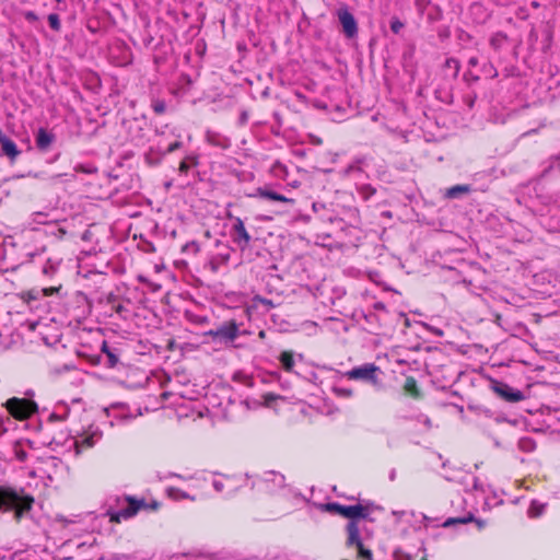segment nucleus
Instances as JSON below:
<instances>
[{
    "instance_id": "2eb2a0df",
    "label": "nucleus",
    "mask_w": 560,
    "mask_h": 560,
    "mask_svg": "<svg viewBox=\"0 0 560 560\" xmlns=\"http://www.w3.org/2000/svg\"><path fill=\"white\" fill-rule=\"evenodd\" d=\"M0 147L2 153L14 161L21 153L13 140L0 130Z\"/></svg>"
},
{
    "instance_id": "e433bc0d",
    "label": "nucleus",
    "mask_w": 560,
    "mask_h": 560,
    "mask_svg": "<svg viewBox=\"0 0 560 560\" xmlns=\"http://www.w3.org/2000/svg\"><path fill=\"white\" fill-rule=\"evenodd\" d=\"M182 147H183L182 141H175V142L171 143V144L167 147V149L165 150L164 154H166V153H172V152H174V151H176V150L180 149Z\"/></svg>"
},
{
    "instance_id": "2f4dec72",
    "label": "nucleus",
    "mask_w": 560,
    "mask_h": 560,
    "mask_svg": "<svg viewBox=\"0 0 560 560\" xmlns=\"http://www.w3.org/2000/svg\"><path fill=\"white\" fill-rule=\"evenodd\" d=\"M357 547V550H358V556L362 559H365V560H371L372 559V551L370 549H366L363 544H360Z\"/></svg>"
},
{
    "instance_id": "a211bd4d",
    "label": "nucleus",
    "mask_w": 560,
    "mask_h": 560,
    "mask_svg": "<svg viewBox=\"0 0 560 560\" xmlns=\"http://www.w3.org/2000/svg\"><path fill=\"white\" fill-rule=\"evenodd\" d=\"M347 545L349 547L351 546H358L362 544V540L360 538V530L358 523L355 521H350L347 525Z\"/></svg>"
},
{
    "instance_id": "473e14b6",
    "label": "nucleus",
    "mask_w": 560,
    "mask_h": 560,
    "mask_svg": "<svg viewBox=\"0 0 560 560\" xmlns=\"http://www.w3.org/2000/svg\"><path fill=\"white\" fill-rule=\"evenodd\" d=\"M152 108H153V110H154V113H155V114H159V115H160V114L165 113V110H166V104H165V102H164V101H162V100H154V101L152 102Z\"/></svg>"
},
{
    "instance_id": "f704fd0d",
    "label": "nucleus",
    "mask_w": 560,
    "mask_h": 560,
    "mask_svg": "<svg viewBox=\"0 0 560 560\" xmlns=\"http://www.w3.org/2000/svg\"><path fill=\"white\" fill-rule=\"evenodd\" d=\"M12 424V421L9 417L0 418V435L5 433L9 429V425Z\"/></svg>"
},
{
    "instance_id": "0eeeda50",
    "label": "nucleus",
    "mask_w": 560,
    "mask_h": 560,
    "mask_svg": "<svg viewBox=\"0 0 560 560\" xmlns=\"http://www.w3.org/2000/svg\"><path fill=\"white\" fill-rule=\"evenodd\" d=\"M464 457H448L443 463L444 477L447 480H455L458 478V475L463 471L471 472L472 469L477 468L476 464L469 465L463 462Z\"/></svg>"
},
{
    "instance_id": "f03ea898",
    "label": "nucleus",
    "mask_w": 560,
    "mask_h": 560,
    "mask_svg": "<svg viewBox=\"0 0 560 560\" xmlns=\"http://www.w3.org/2000/svg\"><path fill=\"white\" fill-rule=\"evenodd\" d=\"M3 406L8 412L18 420L28 419L37 411L36 404L26 398L12 397L8 399Z\"/></svg>"
},
{
    "instance_id": "58836bf2",
    "label": "nucleus",
    "mask_w": 560,
    "mask_h": 560,
    "mask_svg": "<svg viewBox=\"0 0 560 560\" xmlns=\"http://www.w3.org/2000/svg\"><path fill=\"white\" fill-rule=\"evenodd\" d=\"M207 141L212 143V144H214V145H219L220 144L219 140L217 139V135H214V133H212L210 131L207 132Z\"/></svg>"
},
{
    "instance_id": "412c9836",
    "label": "nucleus",
    "mask_w": 560,
    "mask_h": 560,
    "mask_svg": "<svg viewBox=\"0 0 560 560\" xmlns=\"http://www.w3.org/2000/svg\"><path fill=\"white\" fill-rule=\"evenodd\" d=\"M471 190L469 185H455L446 189L444 196L448 199L458 198L460 195L468 194Z\"/></svg>"
},
{
    "instance_id": "c03bdc74",
    "label": "nucleus",
    "mask_w": 560,
    "mask_h": 560,
    "mask_svg": "<svg viewBox=\"0 0 560 560\" xmlns=\"http://www.w3.org/2000/svg\"><path fill=\"white\" fill-rule=\"evenodd\" d=\"M423 423H424L428 428H430V425H431V421H430V419H429L428 417H423Z\"/></svg>"
},
{
    "instance_id": "a878e982",
    "label": "nucleus",
    "mask_w": 560,
    "mask_h": 560,
    "mask_svg": "<svg viewBox=\"0 0 560 560\" xmlns=\"http://www.w3.org/2000/svg\"><path fill=\"white\" fill-rule=\"evenodd\" d=\"M198 164V158L196 155H187L179 164V172L186 174L190 167Z\"/></svg>"
},
{
    "instance_id": "ea45409f",
    "label": "nucleus",
    "mask_w": 560,
    "mask_h": 560,
    "mask_svg": "<svg viewBox=\"0 0 560 560\" xmlns=\"http://www.w3.org/2000/svg\"><path fill=\"white\" fill-rule=\"evenodd\" d=\"M247 119H248V115H247V113H246V112H242V113H241V116H240V122H241L242 125H244V124H246V122H247Z\"/></svg>"
},
{
    "instance_id": "aec40b11",
    "label": "nucleus",
    "mask_w": 560,
    "mask_h": 560,
    "mask_svg": "<svg viewBox=\"0 0 560 560\" xmlns=\"http://www.w3.org/2000/svg\"><path fill=\"white\" fill-rule=\"evenodd\" d=\"M279 361L287 372H292L295 365L294 353L292 351H282Z\"/></svg>"
},
{
    "instance_id": "de8ad7c7",
    "label": "nucleus",
    "mask_w": 560,
    "mask_h": 560,
    "mask_svg": "<svg viewBox=\"0 0 560 560\" xmlns=\"http://www.w3.org/2000/svg\"><path fill=\"white\" fill-rule=\"evenodd\" d=\"M313 142L316 143V144H320L322 143L320 139H314Z\"/></svg>"
},
{
    "instance_id": "4468645a",
    "label": "nucleus",
    "mask_w": 560,
    "mask_h": 560,
    "mask_svg": "<svg viewBox=\"0 0 560 560\" xmlns=\"http://www.w3.org/2000/svg\"><path fill=\"white\" fill-rule=\"evenodd\" d=\"M365 162L366 158H357L342 170V175L347 177H353V179L358 182L363 176V166L365 165Z\"/></svg>"
},
{
    "instance_id": "864d4df0",
    "label": "nucleus",
    "mask_w": 560,
    "mask_h": 560,
    "mask_svg": "<svg viewBox=\"0 0 560 560\" xmlns=\"http://www.w3.org/2000/svg\"><path fill=\"white\" fill-rule=\"evenodd\" d=\"M20 2H23L24 0H19Z\"/></svg>"
},
{
    "instance_id": "79ce46f5",
    "label": "nucleus",
    "mask_w": 560,
    "mask_h": 560,
    "mask_svg": "<svg viewBox=\"0 0 560 560\" xmlns=\"http://www.w3.org/2000/svg\"><path fill=\"white\" fill-rule=\"evenodd\" d=\"M472 523H476V525L478 526V528H483L485 525H486V522L482 521V520H477L475 518V521H472Z\"/></svg>"
},
{
    "instance_id": "393cba45",
    "label": "nucleus",
    "mask_w": 560,
    "mask_h": 560,
    "mask_svg": "<svg viewBox=\"0 0 560 560\" xmlns=\"http://www.w3.org/2000/svg\"><path fill=\"white\" fill-rule=\"evenodd\" d=\"M58 268L59 261L48 259L42 268V273L48 278H51L58 271Z\"/></svg>"
},
{
    "instance_id": "72a5a7b5",
    "label": "nucleus",
    "mask_w": 560,
    "mask_h": 560,
    "mask_svg": "<svg viewBox=\"0 0 560 560\" xmlns=\"http://www.w3.org/2000/svg\"><path fill=\"white\" fill-rule=\"evenodd\" d=\"M183 252H191L194 254H197L199 252V245L195 241L188 242L187 244L184 245Z\"/></svg>"
},
{
    "instance_id": "5701e85b",
    "label": "nucleus",
    "mask_w": 560,
    "mask_h": 560,
    "mask_svg": "<svg viewBox=\"0 0 560 560\" xmlns=\"http://www.w3.org/2000/svg\"><path fill=\"white\" fill-rule=\"evenodd\" d=\"M472 521H475V516L472 513H467V515L463 516V517H450L447 518L443 526L444 527H450L452 525H455V524H468V523H472Z\"/></svg>"
},
{
    "instance_id": "37998d69",
    "label": "nucleus",
    "mask_w": 560,
    "mask_h": 560,
    "mask_svg": "<svg viewBox=\"0 0 560 560\" xmlns=\"http://www.w3.org/2000/svg\"><path fill=\"white\" fill-rule=\"evenodd\" d=\"M468 65L471 66V67H475L478 65V58L477 57H471L469 60H468Z\"/></svg>"
},
{
    "instance_id": "a18cd8bd",
    "label": "nucleus",
    "mask_w": 560,
    "mask_h": 560,
    "mask_svg": "<svg viewBox=\"0 0 560 560\" xmlns=\"http://www.w3.org/2000/svg\"><path fill=\"white\" fill-rule=\"evenodd\" d=\"M52 417H57L58 419L63 420L67 418V415L65 413L62 416H58L57 412H52Z\"/></svg>"
},
{
    "instance_id": "cd10ccee",
    "label": "nucleus",
    "mask_w": 560,
    "mask_h": 560,
    "mask_svg": "<svg viewBox=\"0 0 560 560\" xmlns=\"http://www.w3.org/2000/svg\"><path fill=\"white\" fill-rule=\"evenodd\" d=\"M332 393L337 397H341V398H350L352 396V389H350L348 387L339 386V385L332 386Z\"/></svg>"
},
{
    "instance_id": "a19ab883",
    "label": "nucleus",
    "mask_w": 560,
    "mask_h": 560,
    "mask_svg": "<svg viewBox=\"0 0 560 560\" xmlns=\"http://www.w3.org/2000/svg\"><path fill=\"white\" fill-rule=\"evenodd\" d=\"M147 508H150L151 510H154V511H155V510H158V509L160 508V503H159V502H156V501H154V502H152L150 505H149V504H147V506H145L144 509H147Z\"/></svg>"
},
{
    "instance_id": "9b49d317",
    "label": "nucleus",
    "mask_w": 560,
    "mask_h": 560,
    "mask_svg": "<svg viewBox=\"0 0 560 560\" xmlns=\"http://www.w3.org/2000/svg\"><path fill=\"white\" fill-rule=\"evenodd\" d=\"M109 58L114 65L124 67L131 62L132 56L125 43L115 42L109 47Z\"/></svg>"
},
{
    "instance_id": "39448f33",
    "label": "nucleus",
    "mask_w": 560,
    "mask_h": 560,
    "mask_svg": "<svg viewBox=\"0 0 560 560\" xmlns=\"http://www.w3.org/2000/svg\"><path fill=\"white\" fill-rule=\"evenodd\" d=\"M103 432L97 425H90L73 442L77 453H83L101 442Z\"/></svg>"
},
{
    "instance_id": "c85d7f7f",
    "label": "nucleus",
    "mask_w": 560,
    "mask_h": 560,
    "mask_svg": "<svg viewBox=\"0 0 560 560\" xmlns=\"http://www.w3.org/2000/svg\"><path fill=\"white\" fill-rule=\"evenodd\" d=\"M47 20H48V23H49V26L51 30H54L56 32L60 31L61 24H60L59 14L57 12L50 13L47 16Z\"/></svg>"
},
{
    "instance_id": "7ed1b4c3",
    "label": "nucleus",
    "mask_w": 560,
    "mask_h": 560,
    "mask_svg": "<svg viewBox=\"0 0 560 560\" xmlns=\"http://www.w3.org/2000/svg\"><path fill=\"white\" fill-rule=\"evenodd\" d=\"M229 218L233 222L230 230V237L233 244H235L237 248L244 253L249 247L253 237L246 230L245 224L240 217H233L229 214Z\"/></svg>"
},
{
    "instance_id": "8fccbe9b",
    "label": "nucleus",
    "mask_w": 560,
    "mask_h": 560,
    "mask_svg": "<svg viewBox=\"0 0 560 560\" xmlns=\"http://www.w3.org/2000/svg\"><path fill=\"white\" fill-rule=\"evenodd\" d=\"M556 159L559 161L558 168L560 171V156H557Z\"/></svg>"
},
{
    "instance_id": "6ab92c4d",
    "label": "nucleus",
    "mask_w": 560,
    "mask_h": 560,
    "mask_svg": "<svg viewBox=\"0 0 560 560\" xmlns=\"http://www.w3.org/2000/svg\"><path fill=\"white\" fill-rule=\"evenodd\" d=\"M229 259H230L229 252L214 255L209 261V267H210L211 271L217 272L222 265L228 264Z\"/></svg>"
},
{
    "instance_id": "3c124183",
    "label": "nucleus",
    "mask_w": 560,
    "mask_h": 560,
    "mask_svg": "<svg viewBox=\"0 0 560 560\" xmlns=\"http://www.w3.org/2000/svg\"><path fill=\"white\" fill-rule=\"evenodd\" d=\"M317 206H318L317 203H314V205H313V209H314L315 211L317 210Z\"/></svg>"
},
{
    "instance_id": "49530a36",
    "label": "nucleus",
    "mask_w": 560,
    "mask_h": 560,
    "mask_svg": "<svg viewBox=\"0 0 560 560\" xmlns=\"http://www.w3.org/2000/svg\"><path fill=\"white\" fill-rule=\"evenodd\" d=\"M451 62H454V63L457 66V61H456V60H454V59H450V60H447V63H448V65H451Z\"/></svg>"
},
{
    "instance_id": "20e7f679",
    "label": "nucleus",
    "mask_w": 560,
    "mask_h": 560,
    "mask_svg": "<svg viewBox=\"0 0 560 560\" xmlns=\"http://www.w3.org/2000/svg\"><path fill=\"white\" fill-rule=\"evenodd\" d=\"M125 500L127 506L117 512H108L110 523H120L122 520H128L137 515V513L147 506L144 499H136L132 495H126Z\"/></svg>"
},
{
    "instance_id": "dca6fc26",
    "label": "nucleus",
    "mask_w": 560,
    "mask_h": 560,
    "mask_svg": "<svg viewBox=\"0 0 560 560\" xmlns=\"http://www.w3.org/2000/svg\"><path fill=\"white\" fill-rule=\"evenodd\" d=\"M497 393L505 398L508 401L516 402L524 398V395L521 390L513 389L509 385L502 384L498 387H495Z\"/></svg>"
},
{
    "instance_id": "7c9ffc66",
    "label": "nucleus",
    "mask_w": 560,
    "mask_h": 560,
    "mask_svg": "<svg viewBox=\"0 0 560 560\" xmlns=\"http://www.w3.org/2000/svg\"><path fill=\"white\" fill-rule=\"evenodd\" d=\"M505 39V35H503L502 33H497L491 37L490 44L493 48L498 49Z\"/></svg>"
},
{
    "instance_id": "f3484780",
    "label": "nucleus",
    "mask_w": 560,
    "mask_h": 560,
    "mask_svg": "<svg viewBox=\"0 0 560 560\" xmlns=\"http://www.w3.org/2000/svg\"><path fill=\"white\" fill-rule=\"evenodd\" d=\"M35 140L36 147L42 151H46L55 141V136L46 129L39 128Z\"/></svg>"
},
{
    "instance_id": "4c0bfd02",
    "label": "nucleus",
    "mask_w": 560,
    "mask_h": 560,
    "mask_svg": "<svg viewBox=\"0 0 560 560\" xmlns=\"http://www.w3.org/2000/svg\"><path fill=\"white\" fill-rule=\"evenodd\" d=\"M60 288H61L60 284L57 287L44 288L43 293H44V295L49 296V295H52L54 293H57Z\"/></svg>"
},
{
    "instance_id": "b1692460",
    "label": "nucleus",
    "mask_w": 560,
    "mask_h": 560,
    "mask_svg": "<svg viewBox=\"0 0 560 560\" xmlns=\"http://www.w3.org/2000/svg\"><path fill=\"white\" fill-rule=\"evenodd\" d=\"M357 190L364 200H369L376 192V189L369 184L357 183Z\"/></svg>"
},
{
    "instance_id": "423d86ee",
    "label": "nucleus",
    "mask_w": 560,
    "mask_h": 560,
    "mask_svg": "<svg viewBox=\"0 0 560 560\" xmlns=\"http://www.w3.org/2000/svg\"><path fill=\"white\" fill-rule=\"evenodd\" d=\"M240 334V326L235 320L226 322L217 329H211L207 332V335L212 337L213 340H219L224 345L232 343Z\"/></svg>"
},
{
    "instance_id": "c9c22d12",
    "label": "nucleus",
    "mask_w": 560,
    "mask_h": 560,
    "mask_svg": "<svg viewBox=\"0 0 560 560\" xmlns=\"http://www.w3.org/2000/svg\"><path fill=\"white\" fill-rule=\"evenodd\" d=\"M402 27L404 24L398 19H393L390 21V30L393 33L398 34Z\"/></svg>"
},
{
    "instance_id": "4be33fe9",
    "label": "nucleus",
    "mask_w": 560,
    "mask_h": 560,
    "mask_svg": "<svg viewBox=\"0 0 560 560\" xmlns=\"http://www.w3.org/2000/svg\"><path fill=\"white\" fill-rule=\"evenodd\" d=\"M75 0H56L55 10L58 12L69 13L70 18H74V10L72 7L74 5Z\"/></svg>"
},
{
    "instance_id": "603ef678",
    "label": "nucleus",
    "mask_w": 560,
    "mask_h": 560,
    "mask_svg": "<svg viewBox=\"0 0 560 560\" xmlns=\"http://www.w3.org/2000/svg\"><path fill=\"white\" fill-rule=\"evenodd\" d=\"M435 334H438V335H442V331H441V330H439V329H436V330H435Z\"/></svg>"
},
{
    "instance_id": "9d476101",
    "label": "nucleus",
    "mask_w": 560,
    "mask_h": 560,
    "mask_svg": "<svg viewBox=\"0 0 560 560\" xmlns=\"http://www.w3.org/2000/svg\"><path fill=\"white\" fill-rule=\"evenodd\" d=\"M378 368L374 363H366L357 368L351 369L345 373L349 380H360L371 383H376V372Z\"/></svg>"
},
{
    "instance_id": "f257e3e1",
    "label": "nucleus",
    "mask_w": 560,
    "mask_h": 560,
    "mask_svg": "<svg viewBox=\"0 0 560 560\" xmlns=\"http://www.w3.org/2000/svg\"><path fill=\"white\" fill-rule=\"evenodd\" d=\"M35 499L12 488H0V511H13L14 521L20 523L22 517L28 513L34 505Z\"/></svg>"
},
{
    "instance_id": "09e8293b",
    "label": "nucleus",
    "mask_w": 560,
    "mask_h": 560,
    "mask_svg": "<svg viewBox=\"0 0 560 560\" xmlns=\"http://www.w3.org/2000/svg\"><path fill=\"white\" fill-rule=\"evenodd\" d=\"M259 337H260V338H264V337H265V331H262V330H261V331L259 332Z\"/></svg>"
},
{
    "instance_id": "ddd939ff",
    "label": "nucleus",
    "mask_w": 560,
    "mask_h": 560,
    "mask_svg": "<svg viewBox=\"0 0 560 560\" xmlns=\"http://www.w3.org/2000/svg\"><path fill=\"white\" fill-rule=\"evenodd\" d=\"M254 196L255 197H259L261 199L269 200V201L290 203V205L294 203V199L288 198L284 195H281L279 192L272 190L270 187H259V188H257Z\"/></svg>"
},
{
    "instance_id": "c756f323",
    "label": "nucleus",
    "mask_w": 560,
    "mask_h": 560,
    "mask_svg": "<svg viewBox=\"0 0 560 560\" xmlns=\"http://www.w3.org/2000/svg\"><path fill=\"white\" fill-rule=\"evenodd\" d=\"M520 447L523 452L529 453L535 450V443L532 439L525 438L520 441Z\"/></svg>"
},
{
    "instance_id": "6e6552de",
    "label": "nucleus",
    "mask_w": 560,
    "mask_h": 560,
    "mask_svg": "<svg viewBox=\"0 0 560 560\" xmlns=\"http://www.w3.org/2000/svg\"><path fill=\"white\" fill-rule=\"evenodd\" d=\"M325 510L332 514H337L342 517L349 518L350 521H354L355 518L366 516L365 508L362 506L361 504L342 505L340 503L332 502L327 503Z\"/></svg>"
},
{
    "instance_id": "f8f14e48",
    "label": "nucleus",
    "mask_w": 560,
    "mask_h": 560,
    "mask_svg": "<svg viewBox=\"0 0 560 560\" xmlns=\"http://www.w3.org/2000/svg\"><path fill=\"white\" fill-rule=\"evenodd\" d=\"M338 20L342 26V32L348 38H353L358 34V23L353 14L347 7H340L337 10Z\"/></svg>"
},
{
    "instance_id": "bb28decb",
    "label": "nucleus",
    "mask_w": 560,
    "mask_h": 560,
    "mask_svg": "<svg viewBox=\"0 0 560 560\" xmlns=\"http://www.w3.org/2000/svg\"><path fill=\"white\" fill-rule=\"evenodd\" d=\"M102 351L107 355L109 365H116V363L118 362V357L115 353V349H112L110 347L107 346L106 342H103Z\"/></svg>"
},
{
    "instance_id": "1a4fd4ad",
    "label": "nucleus",
    "mask_w": 560,
    "mask_h": 560,
    "mask_svg": "<svg viewBox=\"0 0 560 560\" xmlns=\"http://www.w3.org/2000/svg\"><path fill=\"white\" fill-rule=\"evenodd\" d=\"M2 12L8 19L12 21H18L19 18L23 16L30 23H35L38 21V15L32 11L24 8L16 7L14 3H11L9 0L3 1Z\"/></svg>"
}]
</instances>
